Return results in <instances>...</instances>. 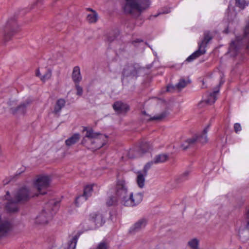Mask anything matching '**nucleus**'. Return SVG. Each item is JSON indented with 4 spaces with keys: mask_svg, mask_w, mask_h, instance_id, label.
<instances>
[{
    "mask_svg": "<svg viewBox=\"0 0 249 249\" xmlns=\"http://www.w3.org/2000/svg\"><path fill=\"white\" fill-rule=\"evenodd\" d=\"M116 196H109L107 200V205L108 206L116 205L118 201L127 207L135 206L142 201L143 194L137 193L133 195L132 193H129L127 186L125 181L123 179L118 180L116 186Z\"/></svg>",
    "mask_w": 249,
    "mask_h": 249,
    "instance_id": "1",
    "label": "nucleus"
},
{
    "mask_svg": "<svg viewBox=\"0 0 249 249\" xmlns=\"http://www.w3.org/2000/svg\"><path fill=\"white\" fill-rule=\"evenodd\" d=\"M82 133H84L81 144L93 150L98 149L106 143V136L95 132L92 128L84 127Z\"/></svg>",
    "mask_w": 249,
    "mask_h": 249,
    "instance_id": "2",
    "label": "nucleus"
},
{
    "mask_svg": "<svg viewBox=\"0 0 249 249\" xmlns=\"http://www.w3.org/2000/svg\"><path fill=\"white\" fill-rule=\"evenodd\" d=\"M122 7L124 12L130 15L135 19H138L141 14L147 10L150 6V0H124Z\"/></svg>",
    "mask_w": 249,
    "mask_h": 249,
    "instance_id": "3",
    "label": "nucleus"
},
{
    "mask_svg": "<svg viewBox=\"0 0 249 249\" xmlns=\"http://www.w3.org/2000/svg\"><path fill=\"white\" fill-rule=\"evenodd\" d=\"M242 50L249 52V21L246 26L244 36L242 37L237 36L235 40L231 42L228 53L235 57Z\"/></svg>",
    "mask_w": 249,
    "mask_h": 249,
    "instance_id": "4",
    "label": "nucleus"
},
{
    "mask_svg": "<svg viewBox=\"0 0 249 249\" xmlns=\"http://www.w3.org/2000/svg\"><path fill=\"white\" fill-rule=\"evenodd\" d=\"M153 65V63H152L145 67H141L137 63H127L123 69L122 75L126 77L144 76L149 73Z\"/></svg>",
    "mask_w": 249,
    "mask_h": 249,
    "instance_id": "5",
    "label": "nucleus"
},
{
    "mask_svg": "<svg viewBox=\"0 0 249 249\" xmlns=\"http://www.w3.org/2000/svg\"><path fill=\"white\" fill-rule=\"evenodd\" d=\"M59 202L51 200L46 204L41 213L36 217L35 223L37 224H44L52 219L53 215L58 209Z\"/></svg>",
    "mask_w": 249,
    "mask_h": 249,
    "instance_id": "6",
    "label": "nucleus"
},
{
    "mask_svg": "<svg viewBox=\"0 0 249 249\" xmlns=\"http://www.w3.org/2000/svg\"><path fill=\"white\" fill-rule=\"evenodd\" d=\"M19 27L17 23L15 16L9 18L2 28L3 42L6 43L19 31Z\"/></svg>",
    "mask_w": 249,
    "mask_h": 249,
    "instance_id": "7",
    "label": "nucleus"
},
{
    "mask_svg": "<svg viewBox=\"0 0 249 249\" xmlns=\"http://www.w3.org/2000/svg\"><path fill=\"white\" fill-rule=\"evenodd\" d=\"M51 179L47 176H39L34 182L35 187L41 195L46 194V190L50 184Z\"/></svg>",
    "mask_w": 249,
    "mask_h": 249,
    "instance_id": "8",
    "label": "nucleus"
},
{
    "mask_svg": "<svg viewBox=\"0 0 249 249\" xmlns=\"http://www.w3.org/2000/svg\"><path fill=\"white\" fill-rule=\"evenodd\" d=\"M224 83V81L221 79L218 85L213 88V90L207 93V98L204 100L207 104L212 105L215 102L219 94L220 87Z\"/></svg>",
    "mask_w": 249,
    "mask_h": 249,
    "instance_id": "9",
    "label": "nucleus"
},
{
    "mask_svg": "<svg viewBox=\"0 0 249 249\" xmlns=\"http://www.w3.org/2000/svg\"><path fill=\"white\" fill-rule=\"evenodd\" d=\"M33 196L28 188L22 187L17 192L14 198L16 199L17 202L22 203L27 201Z\"/></svg>",
    "mask_w": 249,
    "mask_h": 249,
    "instance_id": "10",
    "label": "nucleus"
},
{
    "mask_svg": "<svg viewBox=\"0 0 249 249\" xmlns=\"http://www.w3.org/2000/svg\"><path fill=\"white\" fill-rule=\"evenodd\" d=\"M190 83L191 81L189 79H180L178 83L175 85L169 84L166 87V91L173 92L175 90H179Z\"/></svg>",
    "mask_w": 249,
    "mask_h": 249,
    "instance_id": "11",
    "label": "nucleus"
},
{
    "mask_svg": "<svg viewBox=\"0 0 249 249\" xmlns=\"http://www.w3.org/2000/svg\"><path fill=\"white\" fill-rule=\"evenodd\" d=\"M112 107L118 114H125L129 110L128 105L121 101L115 102Z\"/></svg>",
    "mask_w": 249,
    "mask_h": 249,
    "instance_id": "12",
    "label": "nucleus"
},
{
    "mask_svg": "<svg viewBox=\"0 0 249 249\" xmlns=\"http://www.w3.org/2000/svg\"><path fill=\"white\" fill-rule=\"evenodd\" d=\"M147 224V220L145 218H142L137 221L129 229V232L131 234L140 231L143 229Z\"/></svg>",
    "mask_w": 249,
    "mask_h": 249,
    "instance_id": "13",
    "label": "nucleus"
},
{
    "mask_svg": "<svg viewBox=\"0 0 249 249\" xmlns=\"http://www.w3.org/2000/svg\"><path fill=\"white\" fill-rule=\"evenodd\" d=\"M9 192L7 191L6 192V195L5 196V199L8 200V202L6 205V209L9 212H16L18 210V203L19 202H17L16 199L15 198L14 199L9 200Z\"/></svg>",
    "mask_w": 249,
    "mask_h": 249,
    "instance_id": "14",
    "label": "nucleus"
},
{
    "mask_svg": "<svg viewBox=\"0 0 249 249\" xmlns=\"http://www.w3.org/2000/svg\"><path fill=\"white\" fill-rule=\"evenodd\" d=\"M239 236L240 240L243 242L249 240V221H248L245 227L240 229Z\"/></svg>",
    "mask_w": 249,
    "mask_h": 249,
    "instance_id": "15",
    "label": "nucleus"
},
{
    "mask_svg": "<svg viewBox=\"0 0 249 249\" xmlns=\"http://www.w3.org/2000/svg\"><path fill=\"white\" fill-rule=\"evenodd\" d=\"M90 218L97 227L101 226L105 223L104 217L102 214L100 213H95L91 214Z\"/></svg>",
    "mask_w": 249,
    "mask_h": 249,
    "instance_id": "16",
    "label": "nucleus"
},
{
    "mask_svg": "<svg viewBox=\"0 0 249 249\" xmlns=\"http://www.w3.org/2000/svg\"><path fill=\"white\" fill-rule=\"evenodd\" d=\"M31 101L29 99L26 100L24 103L20 104L16 108H11V112L13 114L19 113L24 114L26 111L27 106L30 104Z\"/></svg>",
    "mask_w": 249,
    "mask_h": 249,
    "instance_id": "17",
    "label": "nucleus"
},
{
    "mask_svg": "<svg viewBox=\"0 0 249 249\" xmlns=\"http://www.w3.org/2000/svg\"><path fill=\"white\" fill-rule=\"evenodd\" d=\"M206 53V50L203 48L201 49V45H199L198 49L191 54L189 57L187 58L185 61L190 62L193 61L196 58L200 56L205 54Z\"/></svg>",
    "mask_w": 249,
    "mask_h": 249,
    "instance_id": "18",
    "label": "nucleus"
},
{
    "mask_svg": "<svg viewBox=\"0 0 249 249\" xmlns=\"http://www.w3.org/2000/svg\"><path fill=\"white\" fill-rule=\"evenodd\" d=\"M210 125L208 124L203 130L202 132L200 134L196 135L197 137V142L202 144L206 143L208 142V139L207 134L209 129Z\"/></svg>",
    "mask_w": 249,
    "mask_h": 249,
    "instance_id": "19",
    "label": "nucleus"
},
{
    "mask_svg": "<svg viewBox=\"0 0 249 249\" xmlns=\"http://www.w3.org/2000/svg\"><path fill=\"white\" fill-rule=\"evenodd\" d=\"M197 142V137L195 135L193 137L187 139L185 143L181 145V147L182 148L183 150H185L195 145Z\"/></svg>",
    "mask_w": 249,
    "mask_h": 249,
    "instance_id": "20",
    "label": "nucleus"
},
{
    "mask_svg": "<svg viewBox=\"0 0 249 249\" xmlns=\"http://www.w3.org/2000/svg\"><path fill=\"white\" fill-rule=\"evenodd\" d=\"M93 185H87L85 187L83 195L81 196H79L77 197L76 201H77L78 199L81 198V197H84L85 200H87L88 197L90 196L91 195V193L93 191Z\"/></svg>",
    "mask_w": 249,
    "mask_h": 249,
    "instance_id": "21",
    "label": "nucleus"
},
{
    "mask_svg": "<svg viewBox=\"0 0 249 249\" xmlns=\"http://www.w3.org/2000/svg\"><path fill=\"white\" fill-rule=\"evenodd\" d=\"M65 101L63 99H58L54 106L53 112L55 114H58L61 110L62 108L64 107L65 105Z\"/></svg>",
    "mask_w": 249,
    "mask_h": 249,
    "instance_id": "22",
    "label": "nucleus"
},
{
    "mask_svg": "<svg viewBox=\"0 0 249 249\" xmlns=\"http://www.w3.org/2000/svg\"><path fill=\"white\" fill-rule=\"evenodd\" d=\"M80 138V134L79 133H75L71 137L66 140L65 143L68 146H71L77 142L79 140Z\"/></svg>",
    "mask_w": 249,
    "mask_h": 249,
    "instance_id": "23",
    "label": "nucleus"
},
{
    "mask_svg": "<svg viewBox=\"0 0 249 249\" xmlns=\"http://www.w3.org/2000/svg\"><path fill=\"white\" fill-rule=\"evenodd\" d=\"M213 38L209 31H206L204 33V38L201 42L198 43V46L201 45V48L204 46V48L206 46L207 44Z\"/></svg>",
    "mask_w": 249,
    "mask_h": 249,
    "instance_id": "24",
    "label": "nucleus"
},
{
    "mask_svg": "<svg viewBox=\"0 0 249 249\" xmlns=\"http://www.w3.org/2000/svg\"><path fill=\"white\" fill-rule=\"evenodd\" d=\"M118 35V33L117 31L112 30L106 35V40L111 43L116 38Z\"/></svg>",
    "mask_w": 249,
    "mask_h": 249,
    "instance_id": "25",
    "label": "nucleus"
},
{
    "mask_svg": "<svg viewBox=\"0 0 249 249\" xmlns=\"http://www.w3.org/2000/svg\"><path fill=\"white\" fill-rule=\"evenodd\" d=\"M151 148V145L149 142H142L140 145V150L138 151L141 154L145 153Z\"/></svg>",
    "mask_w": 249,
    "mask_h": 249,
    "instance_id": "26",
    "label": "nucleus"
},
{
    "mask_svg": "<svg viewBox=\"0 0 249 249\" xmlns=\"http://www.w3.org/2000/svg\"><path fill=\"white\" fill-rule=\"evenodd\" d=\"M145 176H146L144 175L143 173H142L141 172H139L138 173V176L137 177V183L138 186L141 188H143L144 185Z\"/></svg>",
    "mask_w": 249,
    "mask_h": 249,
    "instance_id": "27",
    "label": "nucleus"
},
{
    "mask_svg": "<svg viewBox=\"0 0 249 249\" xmlns=\"http://www.w3.org/2000/svg\"><path fill=\"white\" fill-rule=\"evenodd\" d=\"M168 156L166 154H160L157 155L154 159V162L155 164L163 162L166 161Z\"/></svg>",
    "mask_w": 249,
    "mask_h": 249,
    "instance_id": "28",
    "label": "nucleus"
},
{
    "mask_svg": "<svg viewBox=\"0 0 249 249\" xmlns=\"http://www.w3.org/2000/svg\"><path fill=\"white\" fill-rule=\"evenodd\" d=\"M92 12L88 15L87 19L89 23H95L98 20V13L95 10H92Z\"/></svg>",
    "mask_w": 249,
    "mask_h": 249,
    "instance_id": "29",
    "label": "nucleus"
},
{
    "mask_svg": "<svg viewBox=\"0 0 249 249\" xmlns=\"http://www.w3.org/2000/svg\"><path fill=\"white\" fill-rule=\"evenodd\" d=\"M127 156L130 159H133L141 157V154L138 151L130 149L127 153Z\"/></svg>",
    "mask_w": 249,
    "mask_h": 249,
    "instance_id": "30",
    "label": "nucleus"
},
{
    "mask_svg": "<svg viewBox=\"0 0 249 249\" xmlns=\"http://www.w3.org/2000/svg\"><path fill=\"white\" fill-rule=\"evenodd\" d=\"M188 245L191 249H197L198 247L199 240L196 238L192 239L188 242Z\"/></svg>",
    "mask_w": 249,
    "mask_h": 249,
    "instance_id": "31",
    "label": "nucleus"
},
{
    "mask_svg": "<svg viewBox=\"0 0 249 249\" xmlns=\"http://www.w3.org/2000/svg\"><path fill=\"white\" fill-rule=\"evenodd\" d=\"M167 115V113L166 112H163L160 114L159 115H157L154 116L153 117H149L147 118V120L148 121H160L164 117H165Z\"/></svg>",
    "mask_w": 249,
    "mask_h": 249,
    "instance_id": "32",
    "label": "nucleus"
},
{
    "mask_svg": "<svg viewBox=\"0 0 249 249\" xmlns=\"http://www.w3.org/2000/svg\"><path fill=\"white\" fill-rule=\"evenodd\" d=\"M78 236H79L78 235H76L73 237L72 239L69 243L68 249H75Z\"/></svg>",
    "mask_w": 249,
    "mask_h": 249,
    "instance_id": "33",
    "label": "nucleus"
},
{
    "mask_svg": "<svg viewBox=\"0 0 249 249\" xmlns=\"http://www.w3.org/2000/svg\"><path fill=\"white\" fill-rule=\"evenodd\" d=\"M80 70L78 66H75L73 69L72 78H80Z\"/></svg>",
    "mask_w": 249,
    "mask_h": 249,
    "instance_id": "34",
    "label": "nucleus"
},
{
    "mask_svg": "<svg viewBox=\"0 0 249 249\" xmlns=\"http://www.w3.org/2000/svg\"><path fill=\"white\" fill-rule=\"evenodd\" d=\"M235 4L237 7L244 9L248 4L245 0H235Z\"/></svg>",
    "mask_w": 249,
    "mask_h": 249,
    "instance_id": "35",
    "label": "nucleus"
},
{
    "mask_svg": "<svg viewBox=\"0 0 249 249\" xmlns=\"http://www.w3.org/2000/svg\"><path fill=\"white\" fill-rule=\"evenodd\" d=\"M79 81V79H74V83L76 85V89L77 90V95L81 96L83 93V89L82 88L77 84Z\"/></svg>",
    "mask_w": 249,
    "mask_h": 249,
    "instance_id": "36",
    "label": "nucleus"
},
{
    "mask_svg": "<svg viewBox=\"0 0 249 249\" xmlns=\"http://www.w3.org/2000/svg\"><path fill=\"white\" fill-rule=\"evenodd\" d=\"M153 163H154V162L153 160L148 162L145 164L142 170V172L144 174L145 176H147L148 170L151 168Z\"/></svg>",
    "mask_w": 249,
    "mask_h": 249,
    "instance_id": "37",
    "label": "nucleus"
},
{
    "mask_svg": "<svg viewBox=\"0 0 249 249\" xmlns=\"http://www.w3.org/2000/svg\"><path fill=\"white\" fill-rule=\"evenodd\" d=\"M52 76V70L50 68H45V72L43 74L42 77L45 78H50Z\"/></svg>",
    "mask_w": 249,
    "mask_h": 249,
    "instance_id": "38",
    "label": "nucleus"
},
{
    "mask_svg": "<svg viewBox=\"0 0 249 249\" xmlns=\"http://www.w3.org/2000/svg\"><path fill=\"white\" fill-rule=\"evenodd\" d=\"M190 174L189 171H185L180 177L179 179L181 181H183L187 179V178Z\"/></svg>",
    "mask_w": 249,
    "mask_h": 249,
    "instance_id": "39",
    "label": "nucleus"
},
{
    "mask_svg": "<svg viewBox=\"0 0 249 249\" xmlns=\"http://www.w3.org/2000/svg\"><path fill=\"white\" fill-rule=\"evenodd\" d=\"M107 244L104 242H101L98 246L97 248L95 249H107Z\"/></svg>",
    "mask_w": 249,
    "mask_h": 249,
    "instance_id": "40",
    "label": "nucleus"
},
{
    "mask_svg": "<svg viewBox=\"0 0 249 249\" xmlns=\"http://www.w3.org/2000/svg\"><path fill=\"white\" fill-rule=\"evenodd\" d=\"M234 129L236 133L241 131V127L239 123H235L234 125Z\"/></svg>",
    "mask_w": 249,
    "mask_h": 249,
    "instance_id": "41",
    "label": "nucleus"
},
{
    "mask_svg": "<svg viewBox=\"0 0 249 249\" xmlns=\"http://www.w3.org/2000/svg\"><path fill=\"white\" fill-rule=\"evenodd\" d=\"M43 0H36V1L33 4L32 6V8H33L35 6L37 5V4H42Z\"/></svg>",
    "mask_w": 249,
    "mask_h": 249,
    "instance_id": "42",
    "label": "nucleus"
},
{
    "mask_svg": "<svg viewBox=\"0 0 249 249\" xmlns=\"http://www.w3.org/2000/svg\"><path fill=\"white\" fill-rule=\"evenodd\" d=\"M201 82H202V87L201 88L204 89V88H207V86L205 84L206 82L204 81L203 80L201 81Z\"/></svg>",
    "mask_w": 249,
    "mask_h": 249,
    "instance_id": "43",
    "label": "nucleus"
},
{
    "mask_svg": "<svg viewBox=\"0 0 249 249\" xmlns=\"http://www.w3.org/2000/svg\"><path fill=\"white\" fill-rule=\"evenodd\" d=\"M40 75V71H39V70L38 69L36 70V76H37V77H38Z\"/></svg>",
    "mask_w": 249,
    "mask_h": 249,
    "instance_id": "44",
    "label": "nucleus"
},
{
    "mask_svg": "<svg viewBox=\"0 0 249 249\" xmlns=\"http://www.w3.org/2000/svg\"><path fill=\"white\" fill-rule=\"evenodd\" d=\"M142 42V40H141L140 39H137L136 40H135L133 41V43H139V42Z\"/></svg>",
    "mask_w": 249,
    "mask_h": 249,
    "instance_id": "45",
    "label": "nucleus"
},
{
    "mask_svg": "<svg viewBox=\"0 0 249 249\" xmlns=\"http://www.w3.org/2000/svg\"><path fill=\"white\" fill-rule=\"evenodd\" d=\"M165 13V12H160V13H158V14L154 15V17L155 18H156V17H157L159 15H160V14H161Z\"/></svg>",
    "mask_w": 249,
    "mask_h": 249,
    "instance_id": "46",
    "label": "nucleus"
},
{
    "mask_svg": "<svg viewBox=\"0 0 249 249\" xmlns=\"http://www.w3.org/2000/svg\"><path fill=\"white\" fill-rule=\"evenodd\" d=\"M224 33H226V34H228L229 33V30H228V28H227V29H226L224 31Z\"/></svg>",
    "mask_w": 249,
    "mask_h": 249,
    "instance_id": "47",
    "label": "nucleus"
},
{
    "mask_svg": "<svg viewBox=\"0 0 249 249\" xmlns=\"http://www.w3.org/2000/svg\"><path fill=\"white\" fill-rule=\"evenodd\" d=\"M142 114L144 115H146L147 116H149V115L148 114H147L146 112L145 111H142Z\"/></svg>",
    "mask_w": 249,
    "mask_h": 249,
    "instance_id": "48",
    "label": "nucleus"
},
{
    "mask_svg": "<svg viewBox=\"0 0 249 249\" xmlns=\"http://www.w3.org/2000/svg\"><path fill=\"white\" fill-rule=\"evenodd\" d=\"M87 10L88 11H91V12H92V10H93L92 9L90 8H88Z\"/></svg>",
    "mask_w": 249,
    "mask_h": 249,
    "instance_id": "49",
    "label": "nucleus"
},
{
    "mask_svg": "<svg viewBox=\"0 0 249 249\" xmlns=\"http://www.w3.org/2000/svg\"><path fill=\"white\" fill-rule=\"evenodd\" d=\"M8 182H9V181H6V182L4 183V184H7Z\"/></svg>",
    "mask_w": 249,
    "mask_h": 249,
    "instance_id": "50",
    "label": "nucleus"
}]
</instances>
